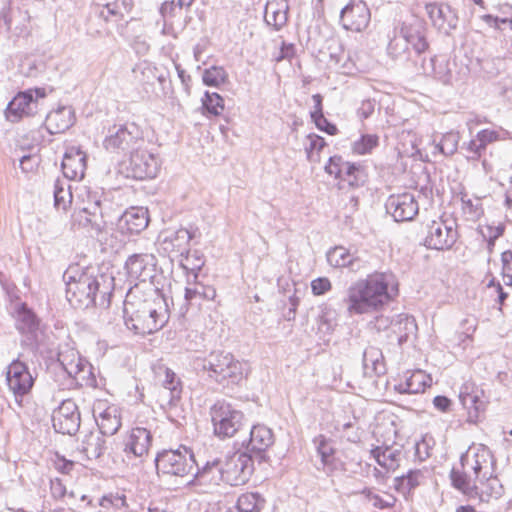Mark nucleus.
I'll return each instance as SVG.
<instances>
[{"label":"nucleus","mask_w":512,"mask_h":512,"mask_svg":"<svg viewBox=\"0 0 512 512\" xmlns=\"http://www.w3.org/2000/svg\"><path fill=\"white\" fill-rule=\"evenodd\" d=\"M178 262L184 270L190 271L194 279H196L198 272L205 264V259L203 253L200 251L194 250L191 252L188 248L187 251L178 258Z\"/></svg>","instance_id":"49530a36"},{"label":"nucleus","mask_w":512,"mask_h":512,"mask_svg":"<svg viewBox=\"0 0 512 512\" xmlns=\"http://www.w3.org/2000/svg\"><path fill=\"white\" fill-rule=\"evenodd\" d=\"M502 275L506 285H512V251L502 253Z\"/></svg>","instance_id":"0e129e2a"},{"label":"nucleus","mask_w":512,"mask_h":512,"mask_svg":"<svg viewBox=\"0 0 512 512\" xmlns=\"http://www.w3.org/2000/svg\"><path fill=\"white\" fill-rule=\"evenodd\" d=\"M156 257L151 253H139L129 256L125 269L130 282H146L154 277Z\"/></svg>","instance_id":"f3484780"},{"label":"nucleus","mask_w":512,"mask_h":512,"mask_svg":"<svg viewBox=\"0 0 512 512\" xmlns=\"http://www.w3.org/2000/svg\"><path fill=\"white\" fill-rule=\"evenodd\" d=\"M482 19L487 25L495 29L501 30L502 25H507L512 30V18H502L486 14L482 16Z\"/></svg>","instance_id":"338daca9"},{"label":"nucleus","mask_w":512,"mask_h":512,"mask_svg":"<svg viewBox=\"0 0 512 512\" xmlns=\"http://www.w3.org/2000/svg\"><path fill=\"white\" fill-rule=\"evenodd\" d=\"M428 376L421 370L414 371L404 382L395 386L399 393L417 394L423 392L427 386Z\"/></svg>","instance_id":"79ce46f5"},{"label":"nucleus","mask_w":512,"mask_h":512,"mask_svg":"<svg viewBox=\"0 0 512 512\" xmlns=\"http://www.w3.org/2000/svg\"><path fill=\"white\" fill-rule=\"evenodd\" d=\"M8 385L16 396L29 393L32 388V376L27 365L19 360L12 362L8 369Z\"/></svg>","instance_id":"c85d7f7f"},{"label":"nucleus","mask_w":512,"mask_h":512,"mask_svg":"<svg viewBox=\"0 0 512 512\" xmlns=\"http://www.w3.org/2000/svg\"><path fill=\"white\" fill-rule=\"evenodd\" d=\"M459 400L468 413V422L477 423L480 415L485 411L487 398L484 390L474 382H465L459 391Z\"/></svg>","instance_id":"dca6fc26"},{"label":"nucleus","mask_w":512,"mask_h":512,"mask_svg":"<svg viewBox=\"0 0 512 512\" xmlns=\"http://www.w3.org/2000/svg\"><path fill=\"white\" fill-rule=\"evenodd\" d=\"M222 471L223 461L215 458L207 461L202 468H198L195 477L202 484L218 485L220 482H224V473Z\"/></svg>","instance_id":"72a5a7b5"},{"label":"nucleus","mask_w":512,"mask_h":512,"mask_svg":"<svg viewBox=\"0 0 512 512\" xmlns=\"http://www.w3.org/2000/svg\"><path fill=\"white\" fill-rule=\"evenodd\" d=\"M182 393L181 381L175 372L169 368L165 369V377L162 381L161 406L172 408L177 405Z\"/></svg>","instance_id":"7c9ffc66"},{"label":"nucleus","mask_w":512,"mask_h":512,"mask_svg":"<svg viewBox=\"0 0 512 512\" xmlns=\"http://www.w3.org/2000/svg\"><path fill=\"white\" fill-rule=\"evenodd\" d=\"M394 291L397 289L392 273H373L353 282L347 288L343 302L349 315L373 313L390 302Z\"/></svg>","instance_id":"f257e3e1"},{"label":"nucleus","mask_w":512,"mask_h":512,"mask_svg":"<svg viewBox=\"0 0 512 512\" xmlns=\"http://www.w3.org/2000/svg\"><path fill=\"white\" fill-rule=\"evenodd\" d=\"M492 455L484 445L469 448L460 457L462 470L453 468L450 478L454 488L465 494L477 493V480L489 481L492 492L488 496L499 498L502 486L496 478H492Z\"/></svg>","instance_id":"f03ea898"},{"label":"nucleus","mask_w":512,"mask_h":512,"mask_svg":"<svg viewBox=\"0 0 512 512\" xmlns=\"http://www.w3.org/2000/svg\"><path fill=\"white\" fill-rule=\"evenodd\" d=\"M86 153L77 146L66 149L62 160L63 175L67 180H81L86 170Z\"/></svg>","instance_id":"bb28decb"},{"label":"nucleus","mask_w":512,"mask_h":512,"mask_svg":"<svg viewBox=\"0 0 512 512\" xmlns=\"http://www.w3.org/2000/svg\"><path fill=\"white\" fill-rule=\"evenodd\" d=\"M195 237L193 231L180 228L175 231L161 232L157 238L158 252L170 257L179 258L187 251L190 241Z\"/></svg>","instance_id":"4468645a"},{"label":"nucleus","mask_w":512,"mask_h":512,"mask_svg":"<svg viewBox=\"0 0 512 512\" xmlns=\"http://www.w3.org/2000/svg\"><path fill=\"white\" fill-rule=\"evenodd\" d=\"M391 328L397 335L400 345L411 337H415L418 330L415 318L407 314H399L395 320L391 321Z\"/></svg>","instance_id":"f704fd0d"},{"label":"nucleus","mask_w":512,"mask_h":512,"mask_svg":"<svg viewBox=\"0 0 512 512\" xmlns=\"http://www.w3.org/2000/svg\"><path fill=\"white\" fill-rule=\"evenodd\" d=\"M132 9V2L130 0H116L113 3H107L103 6H98V15L105 21L112 19L117 20L124 17L125 13H129Z\"/></svg>","instance_id":"a19ab883"},{"label":"nucleus","mask_w":512,"mask_h":512,"mask_svg":"<svg viewBox=\"0 0 512 512\" xmlns=\"http://www.w3.org/2000/svg\"><path fill=\"white\" fill-rule=\"evenodd\" d=\"M93 414L102 435H114L121 427L120 408L98 401L93 407Z\"/></svg>","instance_id":"4be33fe9"},{"label":"nucleus","mask_w":512,"mask_h":512,"mask_svg":"<svg viewBox=\"0 0 512 512\" xmlns=\"http://www.w3.org/2000/svg\"><path fill=\"white\" fill-rule=\"evenodd\" d=\"M50 491L52 497L57 500L62 499L66 496L69 499L75 498V493L73 491L67 493L65 485L59 478H54L50 480Z\"/></svg>","instance_id":"680f3d73"},{"label":"nucleus","mask_w":512,"mask_h":512,"mask_svg":"<svg viewBox=\"0 0 512 512\" xmlns=\"http://www.w3.org/2000/svg\"><path fill=\"white\" fill-rule=\"evenodd\" d=\"M148 223V211L142 207H132L119 217L117 229L122 234H139L148 226Z\"/></svg>","instance_id":"cd10ccee"},{"label":"nucleus","mask_w":512,"mask_h":512,"mask_svg":"<svg viewBox=\"0 0 512 512\" xmlns=\"http://www.w3.org/2000/svg\"><path fill=\"white\" fill-rule=\"evenodd\" d=\"M216 290L211 286L195 283L193 287H186L185 299L189 302L196 299L213 300Z\"/></svg>","instance_id":"864d4df0"},{"label":"nucleus","mask_w":512,"mask_h":512,"mask_svg":"<svg viewBox=\"0 0 512 512\" xmlns=\"http://www.w3.org/2000/svg\"><path fill=\"white\" fill-rule=\"evenodd\" d=\"M462 326L464 327V331L459 333L458 340L459 344L463 345V348L466 347V341L471 340L473 333L476 329V321L473 318H466L462 321Z\"/></svg>","instance_id":"e2e57ef3"},{"label":"nucleus","mask_w":512,"mask_h":512,"mask_svg":"<svg viewBox=\"0 0 512 512\" xmlns=\"http://www.w3.org/2000/svg\"><path fill=\"white\" fill-rule=\"evenodd\" d=\"M31 95L28 93H19L9 103L6 109V117L11 122H16L24 116L29 115Z\"/></svg>","instance_id":"4c0bfd02"},{"label":"nucleus","mask_w":512,"mask_h":512,"mask_svg":"<svg viewBox=\"0 0 512 512\" xmlns=\"http://www.w3.org/2000/svg\"><path fill=\"white\" fill-rule=\"evenodd\" d=\"M288 10V0L269 1L265 7V22L279 31L288 21Z\"/></svg>","instance_id":"2f4dec72"},{"label":"nucleus","mask_w":512,"mask_h":512,"mask_svg":"<svg viewBox=\"0 0 512 512\" xmlns=\"http://www.w3.org/2000/svg\"><path fill=\"white\" fill-rule=\"evenodd\" d=\"M385 208L396 222L411 221L419 212L415 196L408 192L389 196Z\"/></svg>","instance_id":"a211bd4d"},{"label":"nucleus","mask_w":512,"mask_h":512,"mask_svg":"<svg viewBox=\"0 0 512 512\" xmlns=\"http://www.w3.org/2000/svg\"><path fill=\"white\" fill-rule=\"evenodd\" d=\"M338 313L330 304L325 303L319 307L316 318L317 333L321 338L330 336L337 326Z\"/></svg>","instance_id":"473e14b6"},{"label":"nucleus","mask_w":512,"mask_h":512,"mask_svg":"<svg viewBox=\"0 0 512 512\" xmlns=\"http://www.w3.org/2000/svg\"><path fill=\"white\" fill-rule=\"evenodd\" d=\"M92 209H75L71 216L73 229H85L91 236L98 237L104 227L102 209L93 204Z\"/></svg>","instance_id":"412c9836"},{"label":"nucleus","mask_w":512,"mask_h":512,"mask_svg":"<svg viewBox=\"0 0 512 512\" xmlns=\"http://www.w3.org/2000/svg\"><path fill=\"white\" fill-rule=\"evenodd\" d=\"M363 368L366 375H381L386 371L382 351L374 346L367 347L363 352Z\"/></svg>","instance_id":"e433bc0d"},{"label":"nucleus","mask_w":512,"mask_h":512,"mask_svg":"<svg viewBox=\"0 0 512 512\" xmlns=\"http://www.w3.org/2000/svg\"><path fill=\"white\" fill-rule=\"evenodd\" d=\"M66 298L76 309L91 306L108 307L110 303V285L103 275L95 276L78 268H69L64 273Z\"/></svg>","instance_id":"7ed1b4c3"},{"label":"nucleus","mask_w":512,"mask_h":512,"mask_svg":"<svg viewBox=\"0 0 512 512\" xmlns=\"http://www.w3.org/2000/svg\"><path fill=\"white\" fill-rule=\"evenodd\" d=\"M460 134L455 131H449L443 134L440 142L436 145L439 151L445 156H452L458 149Z\"/></svg>","instance_id":"6e6d98bb"},{"label":"nucleus","mask_w":512,"mask_h":512,"mask_svg":"<svg viewBox=\"0 0 512 512\" xmlns=\"http://www.w3.org/2000/svg\"><path fill=\"white\" fill-rule=\"evenodd\" d=\"M332 288L331 281L327 277H318L311 281V290L315 296H321Z\"/></svg>","instance_id":"69168bd1"},{"label":"nucleus","mask_w":512,"mask_h":512,"mask_svg":"<svg viewBox=\"0 0 512 512\" xmlns=\"http://www.w3.org/2000/svg\"><path fill=\"white\" fill-rule=\"evenodd\" d=\"M75 371H77V373L71 374L69 377L71 383L93 388L99 386L94 372L95 369L87 360L84 359L81 365L75 369Z\"/></svg>","instance_id":"c03bdc74"},{"label":"nucleus","mask_w":512,"mask_h":512,"mask_svg":"<svg viewBox=\"0 0 512 512\" xmlns=\"http://www.w3.org/2000/svg\"><path fill=\"white\" fill-rule=\"evenodd\" d=\"M313 443L321 458L322 465L324 467L329 466L332 463L335 452L331 442L324 435H318L313 439Z\"/></svg>","instance_id":"3c124183"},{"label":"nucleus","mask_w":512,"mask_h":512,"mask_svg":"<svg viewBox=\"0 0 512 512\" xmlns=\"http://www.w3.org/2000/svg\"><path fill=\"white\" fill-rule=\"evenodd\" d=\"M344 159L341 156H331L325 165V172L335 178L341 174V168L344 165Z\"/></svg>","instance_id":"774afa93"},{"label":"nucleus","mask_w":512,"mask_h":512,"mask_svg":"<svg viewBox=\"0 0 512 512\" xmlns=\"http://www.w3.org/2000/svg\"><path fill=\"white\" fill-rule=\"evenodd\" d=\"M340 21L346 30L360 32L370 21V11L363 1H352L340 13Z\"/></svg>","instance_id":"5701e85b"},{"label":"nucleus","mask_w":512,"mask_h":512,"mask_svg":"<svg viewBox=\"0 0 512 512\" xmlns=\"http://www.w3.org/2000/svg\"><path fill=\"white\" fill-rule=\"evenodd\" d=\"M326 146L323 137L317 134H309L305 144V151L310 162L319 161V152Z\"/></svg>","instance_id":"4d7b16f0"},{"label":"nucleus","mask_w":512,"mask_h":512,"mask_svg":"<svg viewBox=\"0 0 512 512\" xmlns=\"http://www.w3.org/2000/svg\"><path fill=\"white\" fill-rule=\"evenodd\" d=\"M265 505L266 500L260 493L247 492L238 497L235 508L242 512H261Z\"/></svg>","instance_id":"a18cd8bd"},{"label":"nucleus","mask_w":512,"mask_h":512,"mask_svg":"<svg viewBox=\"0 0 512 512\" xmlns=\"http://www.w3.org/2000/svg\"><path fill=\"white\" fill-rule=\"evenodd\" d=\"M274 443V434L272 430L263 424H257L250 429L249 437L244 439L241 446L245 448L244 452L254 455L259 461L264 459L265 452Z\"/></svg>","instance_id":"6ab92c4d"},{"label":"nucleus","mask_w":512,"mask_h":512,"mask_svg":"<svg viewBox=\"0 0 512 512\" xmlns=\"http://www.w3.org/2000/svg\"><path fill=\"white\" fill-rule=\"evenodd\" d=\"M425 9L433 27L439 32L450 35L457 28L458 16L449 5L429 3Z\"/></svg>","instance_id":"b1692460"},{"label":"nucleus","mask_w":512,"mask_h":512,"mask_svg":"<svg viewBox=\"0 0 512 512\" xmlns=\"http://www.w3.org/2000/svg\"><path fill=\"white\" fill-rule=\"evenodd\" d=\"M202 82L206 86L219 88L228 82V73L222 66H211L203 71Z\"/></svg>","instance_id":"09e8293b"},{"label":"nucleus","mask_w":512,"mask_h":512,"mask_svg":"<svg viewBox=\"0 0 512 512\" xmlns=\"http://www.w3.org/2000/svg\"><path fill=\"white\" fill-rule=\"evenodd\" d=\"M34 230L37 233L38 241L42 244L50 243L59 235V229L50 214H40L37 217Z\"/></svg>","instance_id":"c9c22d12"},{"label":"nucleus","mask_w":512,"mask_h":512,"mask_svg":"<svg viewBox=\"0 0 512 512\" xmlns=\"http://www.w3.org/2000/svg\"><path fill=\"white\" fill-rule=\"evenodd\" d=\"M388 54L394 59H409L411 47L399 32L388 44Z\"/></svg>","instance_id":"8fccbe9b"},{"label":"nucleus","mask_w":512,"mask_h":512,"mask_svg":"<svg viewBox=\"0 0 512 512\" xmlns=\"http://www.w3.org/2000/svg\"><path fill=\"white\" fill-rule=\"evenodd\" d=\"M254 471L253 456L247 452L237 451L228 455L223 461L224 482L230 486L243 485Z\"/></svg>","instance_id":"9b49d317"},{"label":"nucleus","mask_w":512,"mask_h":512,"mask_svg":"<svg viewBox=\"0 0 512 512\" xmlns=\"http://www.w3.org/2000/svg\"><path fill=\"white\" fill-rule=\"evenodd\" d=\"M105 450V439L102 434L91 432L82 441L81 452L90 460L98 459Z\"/></svg>","instance_id":"ea45409f"},{"label":"nucleus","mask_w":512,"mask_h":512,"mask_svg":"<svg viewBox=\"0 0 512 512\" xmlns=\"http://www.w3.org/2000/svg\"><path fill=\"white\" fill-rule=\"evenodd\" d=\"M194 364L220 384L238 383L243 378V365L230 352L212 351L204 358H197Z\"/></svg>","instance_id":"423d86ee"},{"label":"nucleus","mask_w":512,"mask_h":512,"mask_svg":"<svg viewBox=\"0 0 512 512\" xmlns=\"http://www.w3.org/2000/svg\"><path fill=\"white\" fill-rule=\"evenodd\" d=\"M126 327L136 335L152 334L166 323V316L158 312L155 304L148 300L131 301L126 299L123 306Z\"/></svg>","instance_id":"39448f33"},{"label":"nucleus","mask_w":512,"mask_h":512,"mask_svg":"<svg viewBox=\"0 0 512 512\" xmlns=\"http://www.w3.org/2000/svg\"><path fill=\"white\" fill-rule=\"evenodd\" d=\"M397 431L394 422L389 423L387 429V437L381 444L376 445L370 450L371 457L381 466L386 473L395 471L399 466L402 459V449L395 446V438Z\"/></svg>","instance_id":"f8f14e48"},{"label":"nucleus","mask_w":512,"mask_h":512,"mask_svg":"<svg viewBox=\"0 0 512 512\" xmlns=\"http://www.w3.org/2000/svg\"><path fill=\"white\" fill-rule=\"evenodd\" d=\"M58 335L48 322H43L34 313V345L46 360L47 369L58 375L70 377L84 360L74 348L65 346L56 350Z\"/></svg>","instance_id":"20e7f679"},{"label":"nucleus","mask_w":512,"mask_h":512,"mask_svg":"<svg viewBox=\"0 0 512 512\" xmlns=\"http://www.w3.org/2000/svg\"><path fill=\"white\" fill-rule=\"evenodd\" d=\"M54 206L57 210H66L72 203L71 186L67 179L57 178L53 183Z\"/></svg>","instance_id":"37998d69"},{"label":"nucleus","mask_w":512,"mask_h":512,"mask_svg":"<svg viewBox=\"0 0 512 512\" xmlns=\"http://www.w3.org/2000/svg\"><path fill=\"white\" fill-rule=\"evenodd\" d=\"M155 71L156 68L146 62L137 64L133 70L135 78L142 84H149L153 82V80L156 79Z\"/></svg>","instance_id":"bf43d9fd"},{"label":"nucleus","mask_w":512,"mask_h":512,"mask_svg":"<svg viewBox=\"0 0 512 512\" xmlns=\"http://www.w3.org/2000/svg\"><path fill=\"white\" fill-rule=\"evenodd\" d=\"M361 494L372 503L373 507L381 510L394 507L397 501L396 497L391 494H387V497L384 499L378 494L373 493L371 488L367 487L361 491Z\"/></svg>","instance_id":"13d9d810"},{"label":"nucleus","mask_w":512,"mask_h":512,"mask_svg":"<svg viewBox=\"0 0 512 512\" xmlns=\"http://www.w3.org/2000/svg\"><path fill=\"white\" fill-rule=\"evenodd\" d=\"M75 122L74 110L71 106H59L49 112L45 119V126L50 134L63 133Z\"/></svg>","instance_id":"c756f323"},{"label":"nucleus","mask_w":512,"mask_h":512,"mask_svg":"<svg viewBox=\"0 0 512 512\" xmlns=\"http://www.w3.org/2000/svg\"><path fill=\"white\" fill-rule=\"evenodd\" d=\"M454 67L455 63L451 62L446 55L434 56L422 64L423 73L443 85H452L457 80Z\"/></svg>","instance_id":"a878e982"},{"label":"nucleus","mask_w":512,"mask_h":512,"mask_svg":"<svg viewBox=\"0 0 512 512\" xmlns=\"http://www.w3.org/2000/svg\"><path fill=\"white\" fill-rule=\"evenodd\" d=\"M52 425L57 433L74 435L80 427V412L72 399L61 402L51 416Z\"/></svg>","instance_id":"2eb2a0df"},{"label":"nucleus","mask_w":512,"mask_h":512,"mask_svg":"<svg viewBox=\"0 0 512 512\" xmlns=\"http://www.w3.org/2000/svg\"><path fill=\"white\" fill-rule=\"evenodd\" d=\"M151 445V432L144 427H134L123 441V452L128 459L138 458L142 461L148 455Z\"/></svg>","instance_id":"aec40b11"},{"label":"nucleus","mask_w":512,"mask_h":512,"mask_svg":"<svg viewBox=\"0 0 512 512\" xmlns=\"http://www.w3.org/2000/svg\"><path fill=\"white\" fill-rule=\"evenodd\" d=\"M143 133L134 123L113 125L103 140V147L111 153L133 151L144 144Z\"/></svg>","instance_id":"1a4fd4ad"},{"label":"nucleus","mask_w":512,"mask_h":512,"mask_svg":"<svg viewBox=\"0 0 512 512\" xmlns=\"http://www.w3.org/2000/svg\"><path fill=\"white\" fill-rule=\"evenodd\" d=\"M457 238V224L454 220L439 218L425 226L424 245L429 249L448 250L455 244Z\"/></svg>","instance_id":"9d476101"},{"label":"nucleus","mask_w":512,"mask_h":512,"mask_svg":"<svg viewBox=\"0 0 512 512\" xmlns=\"http://www.w3.org/2000/svg\"><path fill=\"white\" fill-rule=\"evenodd\" d=\"M349 176L345 180V187H359L366 181V173L360 164L353 163V169L350 170Z\"/></svg>","instance_id":"052dcab7"},{"label":"nucleus","mask_w":512,"mask_h":512,"mask_svg":"<svg viewBox=\"0 0 512 512\" xmlns=\"http://www.w3.org/2000/svg\"><path fill=\"white\" fill-rule=\"evenodd\" d=\"M421 477L420 470H409L406 475L395 478L394 488L403 495L409 494L419 486Z\"/></svg>","instance_id":"de8ad7c7"},{"label":"nucleus","mask_w":512,"mask_h":512,"mask_svg":"<svg viewBox=\"0 0 512 512\" xmlns=\"http://www.w3.org/2000/svg\"><path fill=\"white\" fill-rule=\"evenodd\" d=\"M159 168L160 164L157 157L140 148L131 151L129 160L124 163L126 177L136 180L155 178Z\"/></svg>","instance_id":"ddd939ff"},{"label":"nucleus","mask_w":512,"mask_h":512,"mask_svg":"<svg viewBox=\"0 0 512 512\" xmlns=\"http://www.w3.org/2000/svg\"><path fill=\"white\" fill-rule=\"evenodd\" d=\"M203 108L213 116H219L224 111V99L216 92L206 91L202 98Z\"/></svg>","instance_id":"5fc2aeb1"},{"label":"nucleus","mask_w":512,"mask_h":512,"mask_svg":"<svg viewBox=\"0 0 512 512\" xmlns=\"http://www.w3.org/2000/svg\"><path fill=\"white\" fill-rule=\"evenodd\" d=\"M327 261L333 267H349L351 270L360 268V261L344 247H334L327 253Z\"/></svg>","instance_id":"58836bf2"},{"label":"nucleus","mask_w":512,"mask_h":512,"mask_svg":"<svg viewBox=\"0 0 512 512\" xmlns=\"http://www.w3.org/2000/svg\"><path fill=\"white\" fill-rule=\"evenodd\" d=\"M399 32L403 35L407 41L411 50L416 54L425 52L429 44L426 38V24L425 22L417 17H412L410 20L404 21L400 27Z\"/></svg>","instance_id":"393cba45"},{"label":"nucleus","mask_w":512,"mask_h":512,"mask_svg":"<svg viewBox=\"0 0 512 512\" xmlns=\"http://www.w3.org/2000/svg\"><path fill=\"white\" fill-rule=\"evenodd\" d=\"M379 144V137L376 134H363L352 143V152L357 155L369 154Z\"/></svg>","instance_id":"603ef678"},{"label":"nucleus","mask_w":512,"mask_h":512,"mask_svg":"<svg viewBox=\"0 0 512 512\" xmlns=\"http://www.w3.org/2000/svg\"><path fill=\"white\" fill-rule=\"evenodd\" d=\"M154 462L158 475L181 478L189 475L196 464L193 452L183 445L177 449H165L158 452Z\"/></svg>","instance_id":"6e6552de"},{"label":"nucleus","mask_w":512,"mask_h":512,"mask_svg":"<svg viewBox=\"0 0 512 512\" xmlns=\"http://www.w3.org/2000/svg\"><path fill=\"white\" fill-rule=\"evenodd\" d=\"M213 433L219 439L233 437L246 426L244 413L225 400L216 401L210 408Z\"/></svg>","instance_id":"0eeeda50"}]
</instances>
